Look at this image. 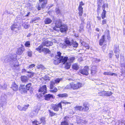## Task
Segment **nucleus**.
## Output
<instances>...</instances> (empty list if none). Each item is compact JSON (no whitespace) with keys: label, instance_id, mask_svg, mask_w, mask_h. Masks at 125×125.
<instances>
[{"label":"nucleus","instance_id":"32","mask_svg":"<svg viewBox=\"0 0 125 125\" xmlns=\"http://www.w3.org/2000/svg\"><path fill=\"white\" fill-rule=\"evenodd\" d=\"M119 47L118 45H115L114 49V52H119Z\"/></svg>","mask_w":125,"mask_h":125},{"label":"nucleus","instance_id":"34","mask_svg":"<svg viewBox=\"0 0 125 125\" xmlns=\"http://www.w3.org/2000/svg\"><path fill=\"white\" fill-rule=\"evenodd\" d=\"M35 66V65L34 64H33L29 65L27 67V69H29V70H32L33 68Z\"/></svg>","mask_w":125,"mask_h":125},{"label":"nucleus","instance_id":"2","mask_svg":"<svg viewBox=\"0 0 125 125\" xmlns=\"http://www.w3.org/2000/svg\"><path fill=\"white\" fill-rule=\"evenodd\" d=\"M20 16H19L17 17L15 19L14 24L12 25L11 27V30L13 31L17 32L19 30V20H21L22 19V18Z\"/></svg>","mask_w":125,"mask_h":125},{"label":"nucleus","instance_id":"28","mask_svg":"<svg viewBox=\"0 0 125 125\" xmlns=\"http://www.w3.org/2000/svg\"><path fill=\"white\" fill-rule=\"evenodd\" d=\"M81 44L82 45L85 47L86 49H89V47L88 45L85 42H81Z\"/></svg>","mask_w":125,"mask_h":125},{"label":"nucleus","instance_id":"46","mask_svg":"<svg viewBox=\"0 0 125 125\" xmlns=\"http://www.w3.org/2000/svg\"><path fill=\"white\" fill-rule=\"evenodd\" d=\"M83 27H84L81 24L79 27V32H81L82 31H83Z\"/></svg>","mask_w":125,"mask_h":125},{"label":"nucleus","instance_id":"14","mask_svg":"<svg viewBox=\"0 0 125 125\" xmlns=\"http://www.w3.org/2000/svg\"><path fill=\"white\" fill-rule=\"evenodd\" d=\"M62 22L61 20H58L56 21L55 23V27L53 28L54 30L55 31H57V29L56 28H60L61 26L62 25Z\"/></svg>","mask_w":125,"mask_h":125},{"label":"nucleus","instance_id":"13","mask_svg":"<svg viewBox=\"0 0 125 125\" xmlns=\"http://www.w3.org/2000/svg\"><path fill=\"white\" fill-rule=\"evenodd\" d=\"M27 90L25 86L23 85H21L19 87V91L21 94L26 93Z\"/></svg>","mask_w":125,"mask_h":125},{"label":"nucleus","instance_id":"61","mask_svg":"<svg viewBox=\"0 0 125 125\" xmlns=\"http://www.w3.org/2000/svg\"><path fill=\"white\" fill-rule=\"evenodd\" d=\"M96 31H99V29L98 28H96Z\"/></svg>","mask_w":125,"mask_h":125},{"label":"nucleus","instance_id":"21","mask_svg":"<svg viewBox=\"0 0 125 125\" xmlns=\"http://www.w3.org/2000/svg\"><path fill=\"white\" fill-rule=\"evenodd\" d=\"M97 67L96 66H92L91 69V73L92 75H94L97 72Z\"/></svg>","mask_w":125,"mask_h":125},{"label":"nucleus","instance_id":"31","mask_svg":"<svg viewBox=\"0 0 125 125\" xmlns=\"http://www.w3.org/2000/svg\"><path fill=\"white\" fill-rule=\"evenodd\" d=\"M43 45L42 43L40 45V46L36 48V50L39 52H42V48L43 47Z\"/></svg>","mask_w":125,"mask_h":125},{"label":"nucleus","instance_id":"53","mask_svg":"<svg viewBox=\"0 0 125 125\" xmlns=\"http://www.w3.org/2000/svg\"><path fill=\"white\" fill-rule=\"evenodd\" d=\"M56 12L58 13H60L61 12L60 10L58 8H56L55 10Z\"/></svg>","mask_w":125,"mask_h":125},{"label":"nucleus","instance_id":"49","mask_svg":"<svg viewBox=\"0 0 125 125\" xmlns=\"http://www.w3.org/2000/svg\"><path fill=\"white\" fill-rule=\"evenodd\" d=\"M115 55L116 58L117 59L118 58H119V55L120 53L119 52H115Z\"/></svg>","mask_w":125,"mask_h":125},{"label":"nucleus","instance_id":"57","mask_svg":"<svg viewBox=\"0 0 125 125\" xmlns=\"http://www.w3.org/2000/svg\"><path fill=\"white\" fill-rule=\"evenodd\" d=\"M106 21L105 20H103L102 21L103 24H105L106 23Z\"/></svg>","mask_w":125,"mask_h":125},{"label":"nucleus","instance_id":"27","mask_svg":"<svg viewBox=\"0 0 125 125\" xmlns=\"http://www.w3.org/2000/svg\"><path fill=\"white\" fill-rule=\"evenodd\" d=\"M102 7L103 11L102 13V17L103 19L105 17L106 11L104 9V5H103Z\"/></svg>","mask_w":125,"mask_h":125},{"label":"nucleus","instance_id":"48","mask_svg":"<svg viewBox=\"0 0 125 125\" xmlns=\"http://www.w3.org/2000/svg\"><path fill=\"white\" fill-rule=\"evenodd\" d=\"M0 87L2 89H6V88L7 85L6 84H4L3 86H1V85H0Z\"/></svg>","mask_w":125,"mask_h":125},{"label":"nucleus","instance_id":"54","mask_svg":"<svg viewBox=\"0 0 125 125\" xmlns=\"http://www.w3.org/2000/svg\"><path fill=\"white\" fill-rule=\"evenodd\" d=\"M28 55L29 57H31L32 56V52H27Z\"/></svg>","mask_w":125,"mask_h":125},{"label":"nucleus","instance_id":"50","mask_svg":"<svg viewBox=\"0 0 125 125\" xmlns=\"http://www.w3.org/2000/svg\"><path fill=\"white\" fill-rule=\"evenodd\" d=\"M28 73H30V75L29 74L28 75L30 77H31L32 76L34 75V74L35 73H34L30 72H28Z\"/></svg>","mask_w":125,"mask_h":125},{"label":"nucleus","instance_id":"33","mask_svg":"<svg viewBox=\"0 0 125 125\" xmlns=\"http://www.w3.org/2000/svg\"><path fill=\"white\" fill-rule=\"evenodd\" d=\"M104 40V36L103 35L102 38L99 41V44L100 45L102 46L103 45Z\"/></svg>","mask_w":125,"mask_h":125},{"label":"nucleus","instance_id":"39","mask_svg":"<svg viewBox=\"0 0 125 125\" xmlns=\"http://www.w3.org/2000/svg\"><path fill=\"white\" fill-rule=\"evenodd\" d=\"M29 106V104L25 105L24 106L22 107V111H25Z\"/></svg>","mask_w":125,"mask_h":125},{"label":"nucleus","instance_id":"38","mask_svg":"<svg viewBox=\"0 0 125 125\" xmlns=\"http://www.w3.org/2000/svg\"><path fill=\"white\" fill-rule=\"evenodd\" d=\"M72 83H70L69 84L67 85L65 87L66 89H72Z\"/></svg>","mask_w":125,"mask_h":125},{"label":"nucleus","instance_id":"18","mask_svg":"<svg viewBox=\"0 0 125 125\" xmlns=\"http://www.w3.org/2000/svg\"><path fill=\"white\" fill-rule=\"evenodd\" d=\"M42 43L43 46L47 47L52 46L53 44V43L52 42L48 41H44Z\"/></svg>","mask_w":125,"mask_h":125},{"label":"nucleus","instance_id":"22","mask_svg":"<svg viewBox=\"0 0 125 125\" xmlns=\"http://www.w3.org/2000/svg\"><path fill=\"white\" fill-rule=\"evenodd\" d=\"M24 50V48L21 47H20L18 49L17 51L16 52L17 54L20 55H21Z\"/></svg>","mask_w":125,"mask_h":125},{"label":"nucleus","instance_id":"52","mask_svg":"<svg viewBox=\"0 0 125 125\" xmlns=\"http://www.w3.org/2000/svg\"><path fill=\"white\" fill-rule=\"evenodd\" d=\"M17 108L20 111H22V107L21 106L18 105L17 106Z\"/></svg>","mask_w":125,"mask_h":125},{"label":"nucleus","instance_id":"6","mask_svg":"<svg viewBox=\"0 0 125 125\" xmlns=\"http://www.w3.org/2000/svg\"><path fill=\"white\" fill-rule=\"evenodd\" d=\"M7 96L5 94H2L0 97V105L3 108L4 106L6 105L7 103Z\"/></svg>","mask_w":125,"mask_h":125},{"label":"nucleus","instance_id":"45","mask_svg":"<svg viewBox=\"0 0 125 125\" xmlns=\"http://www.w3.org/2000/svg\"><path fill=\"white\" fill-rule=\"evenodd\" d=\"M49 112L50 113V115L51 116H52L55 115L56 114L54 113L51 110H49Z\"/></svg>","mask_w":125,"mask_h":125},{"label":"nucleus","instance_id":"25","mask_svg":"<svg viewBox=\"0 0 125 125\" xmlns=\"http://www.w3.org/2000/svg\"><path fill=\"white\" fill-rule=\"evenodd\" d=\"M52 21V20L49 18H47L45 19L44 21V23L45 24L50 23Z\"/></svg>","mask_w":125,"mask_h":125},{"label":"nucleus","instance_id":"40","mask_svg":"<svg viewBox=\"0 0 125 125\" xmlns=\"http://www.w3.org/2000/svg\"><path fill=\"white\" fill-rule=\"evenodd\" d=\"M72 68L73 69L77 70L78 69V67L77 65L76 64H75L73 65Z\"/></svg>","mask_w":125,"mask_h":125},{"label":"nucleus","instance_id":"64","mask_svg":"<svg viewBox=\"0 0 125 125\" xmlns=\"http://www.w3.org/2000/svg\"><path fill=\"white\" fill-rule=\"evenodd\" d=\"M123 31V34H125V28L124 29Z\"/></svg>","mask_w":125,"mask_h":125},{"label":"nucleus","instance_id":"30","mask_svg":"<svg viewBox=\"0 0 125 125\" xmlns=\"http://www.w3.org/2000/svg\"><path fill=\"white\" fill-rule=\"evenodd\" d=\"M42 52L46 53H50V51L49 49L46 48H43L42 50Z\"/></svg>","mask_w":125,"mask_h":125},{"label":"nucleus","instance_id":"17","mask_svg":"<svg viewBox=\"0 0 125 125\" xmlns=\"http://www.w3.org/2000/svg\"><path fill=\"white\" fill-rule=\"evenodd\" d=\"M45 99L46 100H49L51 99L55 98V97L52 94H45L44 95Z\"/></svg>","mask_w":125,"mask_h":125},{"label":"nucleus","instance_id":"41","mask_svg":"<svg viewBox=\"0 0 125 125\" xmlns=\"http://www.w3.org/2000/svg\"><path fill=\"white\" fill-rule=\"evenodd\" d=\"M37 69H44V67L43 65H38L37 66Z\"/></svg>","mask_w":125,"mask_h":125},{"label":"nucleus","instance_id":"3","mask_svg":"<svg viewBox=\"0 0 125 125\" xmlns=\"http://www.w3.org/2000/svg\"><path fill=\"white\" fill-rule=\"evenodd\" d=\"M70 104V103L69 102H67L64 101H62L58 104L52 105V109L54 111L57 112L59 111L60 109L61 110L62 109V104Z\"/></svg>","mask_w":125,"mask_h":125},{"label":"nucleus","instance_id":"26","mask_svg":"<svg viewBox=\"0 0 125 125\" xmlns=\"http://www.w3.org/2000/svg\"><path fill=\"white\" fill-rule=\"evenodd\" d=\"M57 96L59 98H63L67 97L68 96V94L66 93L63 94H60L57 95Z\"/></svg>","mask_w":125,"mask_h":125},{"label":"nucleus","instance_id":"1","mask_svg":"<svg viewBox=\"0 0 125 125\" xmlns=\"http://www.w3.org/2000/svg\"><path fill=\"white\" fill-rule=\"evenodd\" d=\"M17 55L16 54H10L2 57V61L4 62L7 63L9 62L11 67H15L18 66V64L16 59Z\"/></svg>","mask_w":125,"mask_h":125},{"label":"nucleus","instance_id":"35","mask_svg":"<svg viewBox=\"0 0 125 125\" xmlns=\"http://www.w3.org/2000/svg\"><path fill=\"white\" fill-rule=\"evenodd\" d=\"M22 26L24 27V28L26 29L28 28L30 25L27 22H25L23 24Z\"/></svg>","mask_w":125,"mask_h":125},{"label":"nucleus","instance_id":"59","mask_svg":"<svg viewBox=\"0 0 125 125\" xmlns=\"http://www.w3.org/2000/svg\"><path fill=\"white\" fill-rule=\"evenodd\" d=\"M94 60H95L96 62H98L100 61V60L99 59H98V60H97L96 59H95Z\"/></svg>","mask_w":125,"mask_h":125},{"label":"nucleus","instance_id":"4","mask_svg":"<svg viewBox=\"0 0 125 125\" xmlns=\"http://www.w3.org/2000/svg\"><path fill=\"white\" fill-rule=\"evenodd\" d=\"M61 80H62L61 78H57L54 81H52L51 82L50 87L51 90H50V91L54 93H56L57 92V89L56 88L54 87V85L55 84H57L59 83Z\"/></svg>","mask_w":125,"mask_h":125},{"label":"nucleus","instance_id":"29","mask_svg":"<svg viewBox=\"0 0 125 125\" xmlns=\"http://www.w3.org/2000/svg\"><path fill=\"white\" fill-rule=\"evenodd\" d=\"M84 108H82V107L80 106H77L74 107V109L75 111L79 110V111L82 110Z\"/></svg>","mask_w":125,"mask_h":125},{"label":"nucleus","instance_id":"56","mask_svg":"<svg viewBox=\"0 0 125 125\" xmlns=\"http://www.w3.org/2000/svg\"><path fill=\"white\" fill-rule=\"evenodd\" d=\"M110 75H114L115 76H116L117 75V74L115 73H110Z\"/></svg>","mask_w":125,"mask_h":125},{"label":"nucleus","instance_id":"43","mask_svg":"<svg viewBox=\"0 0 125 125\" xmlns=\"http://www.w3.org/2000/svg\"><path fill=\"white\" fill-rule=\"evenodd\" d=\"M31 83H30L27 84L25 86L26 87L28 90H29L31 87Z\"/></svg>","mask_w":125,"mask_h":125},{"label":"nucleus","instance_id":"24","mask_svg":"<svg viewBox=\"0 0 125 125\" xmlns=\"http://www.w3.org/2000/svg\"><path fill=\"white\" fill-rule=\"evenodd\" d=\"M21 80L23 82H26L28 81V78L25 76H23L21 77Z\"/></svg>","mask_w":125,"mask_h":125},{"label":"nucleus","instance_id":"16","mask_svg":"<svg viewBox=\"0 0 125 125\" xmlns=\"http://www.w3.org/2000/svg\"><path fill=\"white\" fill-rule=\"evenodd\" d=\"M60 30L62 32L66 33L68 30L67 26L65 25H62L60 27Z\"/></svg>","mask_w":125,"mask_h":125},{"label":"nucleus","instance_id":"8","mask_svg":"<svg viewBox=\"0 0 125 125\" xmlns=\"http://www.w3.org/2000/svg\"><path fill=\"white\" fill-rule=\"evenodd\" d=\"M45 119L44 117H42L40 118V122L38 121L37 120H35L32 122V125H38L42 123L43 125H45L46 122Z\"/></svg>","mask_w":125,"mask_h":125},{"label":"nucleus","instance_id":"10","mask_svg":"<svg viewBox=\"0 0 125 125\" xmlns=\"http://www.w3.org/2000/svg\"><path fill=\"white\" fill-rule=\"evenodd\" d=\"M89 69L88 67L87 66H85L83 69L80 70L79 72L81 73L87 75L89 74Z\"/></svg>","mask_w":125,"mask_h":125},{"label":"nucleus","instance_id":"7","mask_svg":"<svg viewBox=\"0 0 125 125\" xmlns=\"http://www.w3.org/2000/svg\"><path fill=\"white\" fill-rule=\"evenodd\" d=\"M39 3L38 4V9L40 10L41 8H44L47 3V0H39Z\"/></svg>","mask_w":125,"mask_h":125},{"label":"nucleus","instance_id":"42","mask_svg":"<svg viewBox=\"0 0 125 125\" xmlns=\"http://www.w3.org/2000/svg\"><path fill=\"white\" fill-rule=\"evenodd\" d=\"M83 106H84L83 107H82V108L84 109H83V110H82L86 111H87L89 109V107H88L86 105L84 104L83 105Z\"/></svg>","mask_w":125,"mask_h":125},{"label":"nucleus","instance_id":"9","mask_svg":"<svg viewBox=\"0 0 125 125\" xmlns=\"http://www.w3.org/2000/svg\"><path fill=\"white\" fill-rule=\"evenodd\" d=\"M40 108L39 107H34L33 110L30 113V116L31 117H33L36 115L40 110Z\"/></svg>","mask_w":125,"mask_h":125},{"label":"nucleus","instance_id":"5","mask_svg":"<svg viewBox=\"0 0 125 125\" xmlns=\"http://www.w3.org/2000/svg\"><path fill=\"white\" fill-rule=\"evenodd\" d=\"M61 53L60 52H57V55H56L55 58L56 60L60 59L61 62H63L64 64L67 61L68 57H64L61 56Z\"/></svg>","mask_w":125,"mask_h":125},{"label":"nucleus","instance_id":"15","mask_svg":"<svg viewBox=\"0 0 125 125\" xmlns=\"http://www.w3.org/2000/svg\"><path fill=\"white\" fill-rule=\"evenodd\" d=\"M39 92H41L43 94L46 93L47 88L46 85H45L41 87L39 89Z\"/></svg>","mask_w":125,"mask_h":125},{"label":"nucleus","instance_id":"12","mask_svg":"<svg viewBox=\"0 0 125 125\" xmlns=\"http://www.w3.org/2000/svg\"><path fill=\"white\" fill-rule=\"evenodd\" d=\"M72 83V89L73 90L77 89L80 88L82 86V84L80 82L76 84L73 82Z\"/></svg>","mask_w":125,"mask_h":125},{"label":"nucleus","instance_id":"19","mask_svg":"<svg viewBox=\"0 0 125 125\" xmlns=\"http://www.w3.org/2000/svg\"><path fill=\"white\" fill-rule=\"evenodd\" d=\"M98 94L99 95L101 96H109V94L108 92L105 91H104L98 92Z\"/></svg>","mask_w":125,"mask_h":125},{"label":"nucleus","instance_id":"47","mask_svg":"<svg viewBox=\"0 0 125 125\" xmlns=\"http://www.w3.org/2000/svg\"><path fill=\"white\" fill-rule=\"evenodd\" d=\"M25 46L28 47H29L30 46V42L28 41L25 42Z\"/></svg>","mask_w":125,"mask_h":125},{"label":"nucleus","instance_id":"60","mask_svg":"<svg viewBox=\"0 0 125 125\" xmlns=\"http://www.w3.org/2000/svg\"><path fill=\"white\" fill-rule=\"evenodd\" d=\"M30 12H29L28 13V14H27V15H25V16H26V17H27V16H28L30 15Z\"/></svg>","mask_w":125,"mask_h":125},{"label":"nucleus","instance_id":"55","mask_svg":"<svg viewBox=\"0 0 125 125\" xmlns=\"http://www.w3.org/2000/svg\"><path fill=\"white\" fill-rule=\"evenodd\" d=\"M36 18H34L33 19H32L31 21H30V23H32L33 22H34V23L36 22H35L36 20Z\"/></svg>","mask_w":125,"mask_h":125},{"label":"nucleus","instance_id":"11","mask_svg":"<svg viewBox=\"0 0 125 125\" xmlns=\"http://www.w3.org/2000/svg\"><path fill=\"white\" fill-rule=\"evenodd\" d=\"M65 42L67 46H72L74 47H76L78 45V44L75 41H73L72 43L71 42L68 40H66L65 41Z\"/></svg>","mask_w":125,"mask_h":125},{"label":"nucleus","instance_id":"51","mask_svg":"<svg viewBox=\"0 0 125 125\" xmlns=\"http://www.w3.org/2000/svg\"><path fill=\"white\" fill-rule=\"evenodd\" d=\"M83 2L81 1L80 2L79 4V8H83L82 7V6L83 5Z\"/></svg>","mask_w":125,"mask_h":125},{"label":"nucleus","instance_id":"20","mask_svg":"<svg viewBox=\"0 0 125 125\" xmlns=\"http://www.w3.org/2000/svg\"><path fill=\"white\" fill-rule=\"evenodd\" d=\"M83 8H78V10L79 11L78 13L79 14V15L80 16H81V17L80 18V19L83 22L84 21V19H83V18L82 17H81L82 15V14L83 13Z\"/></svg>","mask_w":125,"mask_h":125},{"label":"nucleus","instance_id":"58","mask_svg":"<svg viewBox=\"0 0 125 125\" xmlns=\"http://www.w3.org/2000/svg\"><path fill=\"white\" fill-rule=\"evenodd\" d=\"M104 74L109 75V73L108 72H105L104 73Z\"/></svg>","mask_w":125,"mask_h":125},{"label":"nucleus","instance_id":"63","mask_svg":"<svg viewBox=\"0 0 125 125\" xmlns=\"http://www.w3.org/2000/svg\"><path fill=\"white\" fill-rule=\"evenodd\" d=\"M97 19H98V20H101V18L100 17H99L98 16V17H97Z\"/></svg>","mask_w":125,"mask_h":125},{"label":"nucleus","instance_id":"44","mask_svg":"<svg viewBox=\"0 0 125 125\" xmlns=\"http://www.w3.org/2000/svg\"><path fill=\"white\" fill-rule=\"evenodd\" d=\"M54 60L53 61V63L55 65H57L61 62L60 59H59V60Z\"/></svg>","mask_w":125,"mask_h":125},{"label":"nucleus","instance_id":"36","mask_svg":"<svg viewBox=\"0 0 125 125\" xmlns=\"http://www.w3.org/2000/svg\"><path fill=\"white\" fill-rule=\"evenodd\" d=\"M71 64V63L70 62H67V61L66 62L65 64V68L67 69H69L70 66Z\"/></svg>","mask_w":125,"mask_h":125},{"label":"nucleus","instance_id":"62","mask_svg":"<svg viewBox=\"0 0 125 125\" xmlns=\"http://www.w3.org/2000/svg\"><path fill=\"white\" fill-rule=\"evenodd\" d=\"M115 125H120V124H119L118 122L116 123Z\"/></svg>","mask_w":125,"mask_h":125},{"label":"nucleus","instance_id":"37","mask_svg":"<svg viewBox=\"0 0 125 125\" xmlns=\"http://www.w3.org/2000/svg\"><path fill=\"white\" fill-rule=\"evenodd\" d=\"M74 59L75 58L74 57L70 58L69 59H68L67 62L71 63L73 62V61L74 60Z\"/></svg>","mask_w":125,"mask_h":125},{"label":"nucleus","instance_id":"23","mask_svg":"<svg viewBox=\"0 0 125 125\" xmlns=\"http://www.w3.org/2000/svg\"><path fill=\"white\" fill-rule=\"evenodd\" d=\"M11 88L13 91H16L18 90V86L15 83H13L12 84Z\"/></svg>","mask_w":125,"mask_h":125}]
</instances>
